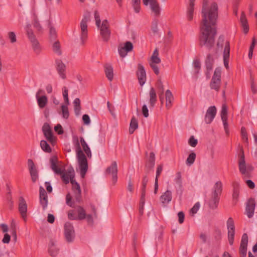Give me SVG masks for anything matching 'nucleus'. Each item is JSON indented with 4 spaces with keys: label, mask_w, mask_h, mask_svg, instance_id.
Instances as JSON below:
<instances>
[{
    "label": "nucleus",
    "mask_w": 257,
    "mask_h": 257,
    "mask_svg": "<svg viewBox=\"0 0 257 257\" xmlns=\"http://www.w3.org/2000/svg\"><path fill=\"white\" fill-rule=\"evenodd\" d=\"M104 72L108 80L111 81L113 79V69L112 66L108 64H105L104 66Z\"/></svg>",
    "instance_id": "nucleus-28"
},
{
    "label": "nucleus",
    "mask_w": 257,
    "mask_h": 257,
    "mask_svg": "<svg viewBox=\"0 0 257 257\" xmlns=\"http://www.w3.org/2000/svg\"><path fill=\"white\" fill-rule=\"evenodd\" d=\"M64 234L66 240L68 242L73 241L75 237L74 227L72 224L69 222L65 223L64 225Z\"/></svg>",
    "instance_id": "nucleus-9"
},
{
    "label": "nucleus",
    "mask_w": 257,
    "mask_h": 257,
    "mask_svg": "<svg viewBox=\"0 0 257 257\" xmlns=\"http://www.w3.org/2000/svg\"><path fill=\"white\" fill-rule=\"evenodd\" d=\"M195 158L196 154L194 152H192L191 153H190L188 156L186 161L187 165L188 166H190L191 165H192L194 163Z\"/></svg>",
    "instance_id": "nucleus-41"
},
{
    "label": "nucleus",
    "mask_w": 257,
    "mask_h": 257,
    "mask_svg": "<svg viewBox=\"0 0 257 257\" xmlns=\"http://www.w3.org/2000/svg\"><path fill=\"white\" fill-rule=\"evenodd\" d=\"M98 28L100 29V35L103 40L105 42L108 41L110 36L108 21L107 20H103Z\"/></svg>",
    "instance_id": "nucleus-7"
},
{
    "label": "nucleus",
    "mask_w": 257,
    "mask_h": 257,
    "mask_svg": "<svg viewBox=\"0 0 257 257\" xmlns=\"http://www.w3.org/2000/svg\"><path fill=\"white\" fill-rule=\"evenodd\" d=\"M72 144L74 146L78 163L80 170V175L82 178H84L88 170V162L86 156L83 153L81 148L83 149L88 147V145L81 137L80 138L76 135L72 136Z\"/></svg>",
    "instance_id": "nucleus-2"
},
{
    "label": "nucleus",
    "mask_w": 257,
    "mask_h": 257,
    "mask_svg": "<svg viewBox=\"0 0 257 257\" xmlns=\"http://www.w3.org/2000/svg\"><path fill=\"white\" fill-rule=\"evenodd\" d=\"M49 252L52 256H56L59 252V249L57 248L53 241H51L49 245Z\"/></svg>",
    "instance_id": "nucleus-34"
},
{
    "label": "nucleus",
    "mask_w": 257,
    "mask_h": 257,
    "mask_svg": "<svg viewBox=\"0 0 257 257\" xmlns=\"http://www.w3.org/2000/svg\"><path fill=\"white\" fill-rule=\"evenodd\" d=\"M144 5H150L151 10L154 13L156 17H158L160 14V8L159 4L157 0H143Z\"/></svg>",
    "instance_id": "nucleus-10"
},
{
    "label": "nucleus",
    "mask_w": 257,
    "mask_h": 257,
    "mask_svg": "<svg viewBox=\"0 0 257 257\" xmlns=\"http://www.w3.org/2000/svg\"><path fill=\"white\" fill-rule=\"evenodd\" d=\"M189 144L192 147H195L197 144L198 141L195 139L194 136H191L189 140Z\"/></svg>",
    "instance_id": "nucleus-60"
},
{
    "label": "nucleus",
    "mask_w": 257,
    "mask_h": 257,
    "mask_svg": "<svg viewBox=\"0 0 257 257\" xmlns=\"http://www.w3.org/2000/svg\"><path fill=\"white\" fill-rule=\"evenodd\" d=\"M34 27L36 29L38 32H41L42 31V27L39 22V21L36 17L34 18L33 23Z\"/></svg>",
    "instance_id": "nucleus-49"
},
{
    "label": "nucleus",
    "mask_w": 257,
    "mask_h": 257,
    "mask_svg": "<svg viewBox=\"0 0 257 257\" xmlns=\"http://www.w3.org/2000/svg\"><path fill=\"white\" fill-rule=\"evenodd\" d=\"M193 66L195 69V73L198 74L201 67L200 62L198 59L193 61Z\"/></svg>",
    "instance_id": "nucleus-53"
},
{
    "label": "nucleus",
    "mask_w": 257,
    "mask_h": 257,
    "mask_svg": "<svg viewBox=\"0 0 257 257\" xmlns=\"http://www.w3.org/2000/svg\"><path fill=\"white\" fill-rule=\"evenodd\" d=\"M8 37L12 43L17 41L16 35L13 32H10L8 33Z\"/></svg>",
    "instance_id": "nucleus-58"
},
{
    "label": "nucleus",
    "mask_w": 257,
    "mask_h": 257,
    "mask_svg": "<svg viewBox=\"0 0 257 257\" xmlns=\"http://www.w3.org/2000/svg\"><path fill=\"white\" fill-rule=\"evenodd\" d=\"M171 200L172 192L169 190H167L160 197L161 202L164 205L168 204Z\"/></svg>",
    "instance_id": "nucleus-27"
},
{
    "label": "nucleus",
    "mask_w": 257,
    "mask_h": 257,
    "mask_svg": "<svg viewBox=\"0 0 257 257\" xmlns=\"http://www.w3.org/2000/svg\"><path fill=\"white\" fill-rule=\"evenodd\" d=\"M247 243V234L246 233H244L241 237V242L239 247V252L241 255V257H246V256Z\"/></svg>",
    "instance_id": "nucleus-18"
},
{
    "label": "nucleus",
    "mask_w": 257,
    "mask_h": 257,
    "mask_svg": "<svg viewBox=\"0 0 257 257\" xmlns=\"http://www.w3.org/2000/svg\"><path fill=\"white\" fill-rule=\"evenodd\" d=\"M157 87L160 93H164V85L160 78L158 79L157 82Z\"/></svg>",
    "instance_id": "nucleus-56"
},
{
    "label": "nucleus",
    "mask_w": 257,
    "mask_h": 257,
    "mask_svg": "<svg viewBox=\"0 0 257 257\" xmlns=\"http://www.w3.org/2000/svg\"><path fill=\"white\" fill-rule=\"evenodd\" d=\"M94 18L95 20L96 25L97 28L100 27V25H101V20L100 19L99 14L97 11H95L94 12Z\"/></svg>",
    "instance_id": "nucleus-55"
},
{
    "label": "nucleus",
    "mask_w": 257,
    "mask_h": 257,
    "mask_svg": "<svg viewBox=\"0 0 257 257\" xmlns=\"http://www.w3.org/2000/svg\"><path fill=\"white\" fill-rule=\"evenodd\" d=\"M49 37L51 41L55 40L57 38V33L55 29L51 26V24H49Z\"/></svg>",
    "instance_id": "nucleus-40"
},
{
    "label": "nucleus",
    "mask_w": 257,
    "mask_h": 257,
    "mask_svg": "<svg viewBox=\"0 0 257 257\" xmlns=\"http://www.w3.org/2000/svg\"><path fill=\"white\" fill-rule=\"evenodd\" d=\"M155 154L153 152H151L150 154L149 160L147 164V166L150 169L153 168L155 165Z\"/></svg>",
    "instance_id": "nucleus-39"
},
{
    "label": "nucleus",
    "mask_w": 257,
    "mask_h": 257,
    "mask_svg": "<svg viewBox=\"0 0 257 257\" xmlns=\"http://www.w3.org/2000/svg\"><path fill=\"white\" fill-rule=\"evenodd\" d=\"M118 52L120 56L122 58L125 57L128 53L123 47H118Z\"/></svg>",
    "instance_id": "nucleus-59"
},
{
    "label": "nucleus",
    "mask_w": 257,
    "mask_h": 257,
    "mask_svg": "<svg viewBox=\"0 0 257 257\" xmlns=\"http://www.w3.org/2000/svg\"><path fill=\"white\" fill-rule=\"evenodd\" d=\"M137 76L140 85L143 86L146 81V73L144 67L140 64L138 65Z\"/></svg>",
    "instance_id": "nucleus-22"
},
{
    "label": "nucleus",
    "mask_w": 257,
    "mask_h": 257,
    "mask_svg": "<svg viewBox=\"0 0 257 257\" xmlns=\"http://www.w3.org/2000/svg\"><path fill=\"white\" fill-rule=\"evenodd\" d=\"M44 93V91L42 89H39L36 93V98L37 100V103L39 107L40 108H43L45 107L48 103V98L46 95H40Z\"/></svg>",
    "instance_id": "nucleus-16"
},
{
    "label": "nucleus",
    "mask_w": 257,
    "mask_h": 257,
    "mask_svg": "<svg viewBox=\"0 0 257 257\" xmlns=\"http://www.w3.org/2000/svg\"><path fill=\"white\" fill-rule=\"evenodd\" d=\"M77 212L78 214L77 219L82 220L86 218V214L85 213V211L84 209V208L81 206H78L77 208Z\"/></svg>",
    "instance_id": "nucleus-45"
},
{
    "label": "nucleus",
    "mask_w": 257,
    "mask_h": 257,
    "mask_svg": "<svg viewBox=\"0 0 257 257\" xmlns=\"http://www.w3.org/2000/svg\"><path fill=\"white\" fill-rule=\"evenodd\" d=\"M233 186L232 198L233 200H237L239 193V184L238 182H234Z\"/></svg>",
    "instance_id": "nucleus-33"
},
{
    "label": "nucleus",
    "mask_w": 257,
    "mask_h": 257,
    "mask_svg": "<svg viewBox=\"0 0 257 257\" xmlns=\"http://www.w3.org/2000/svg\"><path fill=\"white\" fill-rule=\"evenodd\" d=\"M123 48L127 52H129L133 50V45L131 42L127 41L125 43Z\"/></svg>",
    "instance_id": "nucleus-57"
},
{
    "label": "nucleus",
    "mask_w": 257,
    "mask_h": 257,
    "mask_svg": "<svg viewBox=\"0 0 257 257\" xmlns=\"http://www.w3.org/2000/svg\"><path fill=\"white\" fill-rule=\"evenodd\" d=\"M228 230V239L230 245L233 244L235 234V227L234 221L231 217H229L226 222Z\"/></svg>",
    "instance_id": "nucleus-8"
},
{
    "label": "nucleus",
    "mask_w": 257,
    "mask_h": 257,
    "mask_svg": "<svg viewBox=\"0 0 257 257\" xmlns=\"http://www.w3.org/2000/svg\"><path fill=\"white\" fill-rule=\"evenodd\" d=\"M222 191V183L220 181L216 182L212 188L211 197L207 202L210 209L214 210L217 208Z\"/></svg>",
    "instance_id": "nucleus-3"
},
{
    "label": "nucleus",
    "mask_w": 257,
    "mask_h": 257,
    "mask_svg": "<svg viewBox=\"0 0 257 257\" xmlns=\"http://www.w3.org/2000/svg\"><path fill=\"white\" fill-rule=\"evenodd\" d=\"M240 22L242 27L248 25L247 20L246 18V16H245V15L244 13V12L241 13V14L240 16Z\"/></svg>",
    "instance_id": "nucleus-54"
},
{
    "label": "nucleus",
    "mask_w": 257,
    "mask_h": 257,
    "mask_svg": "<svg viewBox=\"0 0 257 257\" xmlns=\"http://www.w3.org/2000/svg\"><path fill=\"white\" fill-rule=\"evenodd\" d=\"M19 211L23 219L26 220L27 216V204L25 199L22 196L19 197Z\"/></svg>",
    "instance_id": "nucleus-17"
},
{
    "label": "nucleus",
    "mask_w": 257,
    "mask_h": 257,
    "mask_svg": "<svg viewBox=\"0 0 257 257\" xmlns=\"http://www.w3.org/2000/svg\"><path fill=\"white\" fill-rule=\"evenodd\" d=\"M132 6L134 8L135 12L139 13L141 10V0H132Z\"/></svg>",
    "instance_id": "nucleus-46"
},
{
    "label": "nucleus",
    "mask_w": 257,
    "mask_h": 257,
    "mask_svg": "<svg viewBox=\"0 0 257 257\" xmlns=\"http://www.w3.org/2000/svg\"><path fill=\"white\" fill-rule=\"evenodd\" d=\"M75 194V198L76 201L79 202L81 198V190L80 185H77V188L73 190Z\"/></svg>",
    "instance_id": "nucleus-47"
},
{
    "label": "nucleus",
    "mask_w": 257,
    "mask_h": 257,
    "mask_svg": "<svg viewBox=\"0 0 257 257\" xmlns=\"http://www.w3.org/2000/svg\"><path fill=\"white\" fill-rule=\"evenodd\" d=\"M61 176V178L63 182L65 184L69 183V180L71 178L75 177V171L74 169L72 167H69L66 170H62V173L59 174Z\"/></svg>",
    "instance_id": "nucleus-11"
},
{
    "label": "nucleus",
    "mask_w": 257,
    "mask_h": 257,
    "mask_svg": "<svg viewBox=\"0 0 257 257\" xmlns=\"http://www.w3.org/2000/svg\"><path fill=\"white\" fill-rule=\"evenodd\" d=\"M54 130L57 132L59 135H62L63 134V129L60 124H58L54 127Z\"/></svg>",
    "instance_id": "nucleus-64"
},
{
    "label": "nucleus",
    "mask_w": 257,
    "mask_h": 257,
    "mask_svg": "<svg viewBox=\"0 0 257 257\" xmlns=\"http://www.w3.org/2000/svg\"><path fill=\"white\" fill-rule=\"evenodd\" d=\"M173 100V96L172 92L170 90H167L166 91V105L167 107H170L171 106L172 101Z\"/></svg>",
    "instance_id": "nucleus-37"
},
{
    "label": "nucleus",
    "mask_w": 257,
    "mask_h": 257,
    "mask_svg": "<svg viewBox=\"0 0 257 257\" xmlns=\"http://www.w3.org/2000/svg\"><path fill=\"white\" fill-rule=\"evenodd\" d=\"M43 133L47 139L52 144L55 143V138L50 125L48 123H45L42 126Z\"/></svg>",
    "instance_id": "nucleus-13"
},
{
    "label": "nucleus",
    "mask_w": 257,
    "mask_h": 257,
    "mask_svg": "<svg viewBox=\"0 0 257 257\" xmlns=\"http://www.w3.org/2000/svg\"><path fill=\"white\" fill-rule=\"evenodd\" d=\"M222 121V122H223V126H224V131L225 132V133L227 134V135H228L229 134V129H228V123H227V118H222L221 119Z\"/></svg>",
    "instance_id": "nucleus-61"
},
{
    "label": "nucleus",
    "mask_w": 257,
    "mask_h": 257,
    "mask_svg": "<svg viewBox=\"0 0 257 257\" xmlns=\"http://www.w3.org/2000/svg\"><path fill=\"white\" fill-rule=\"evenodd\" d=\"M158 20L157 19H154L152 23L151 29L154 34L157 33L158 32Z\"/></svg>",
    "instance_id": "nucleus-50"
},
{
    "label": "nucleus",
    "mask_w": 257,
    "mask_h": 257,
    "mask_svg": "<svg viewBox=\"0 0 257 257\" xmlns=\"http://www.w3.org/2000/svg\"><path fill=\"white\" fill-rule=\"evenodd\" d=\"M28 166L32 180L33 182H35L38 179V172L32 160L29 159L28 160Z\"/></svg>",
    "instance_id": "nucleus-19"
},
{
    "label": "nucleus",
    "mask_w": 257,
    "mask_h": 257,
    "mask_svg": "<svg viewBox=\"0 0 257 257\" xmlns=\"http://www.w3.org/2000/svg\"><path fill=\"white\" fill-rule=\"evenodd\" d=\"M246 166L247 165L245 164L244 159V155L242 152L239 160L238 167L240 172L242 175H244V177L245 176H247Z\"/></svg>",
    "instance_id": "nucleus-25"
},
{
    "label": "nucleus",
    "mask_w": 257,
    "mask_h": 257,
    "mask_svg": "<svg viewBox=\"0 0 257 257\" xmlns=\"http://www.w3.org/2000/svg\"><path fill=\"white\" fill-rule=\"evenodd\" d=\"M174 181L176 183L175 188L176 190L177 193L182 195L183 191V188L181 174L180 172H179L176 173Z\"/></svg>",
    "instance_id": "nucleus-23"
},
{
    "label": "nucleus",
    "mask_w": 257,
    "mask_h": 257,
    "mask_svg": "<svg viewBox=\"0 0 257 257\" xmlns=\"http://www.w3.org/2000/svg\"><path fill=\"white\" fill-rule=\"evenodd\" d=\"M159 53L158 50L156 49L154 50L153 55L151 58L150 63L151 64H160L161 62V59L158 57Z\"/></svg>",
    "instance_id": "nucleus-35"
},
{
    "label": "nucleus",
    "mask_w": 257,
    "mask_h": 257,
    "mask_svg": "<svg viewBox=\"0 0 257 257\" xmlns=\"http://www.w3.org/2000/svg\"><path fill=\"white\" fill-rule=\"evenodd\" d=\"M25 29L28 38L31 43L33 51L36 54H39L41 51V47L34 35L33 31L31 29V25L30 24L27 25Z\"/></svg>",
    "instance_id": "nucleus-5"
},
{
    "label": "nucleus",
    "mask_w": 257,
    "mask_h": 257,
    "mask_svg": "<svg viewBox=\"0 0 257 257\" xmlns=\"http://www.w3.org/2000/svg\"><path fill=\"white\" fill-rule=\"evenodd\" d=\"M149 103L150 107H154L157 101V94L154 88H151L149 92Z\"/></svg>",
    "instance_id": "nucleus-29"
},
{
    "label": "nucleus",
    "mask_w": 257,
    "mask_h": 257,
    "mask_svg": "<svg viewBox=\"0 0 257 257\" xmlns=\"http://www.w3.org/2000/svg\"><path fill=\"white\" fill-rule=\"evenodd\" d=\"M195 0H190L189 6L187 10V18L188 20L191 21L193 18L194 12V6Z\"/></svg>",
    "instance_id": "nucleus-32"
},
{
    "label": "nucleus",
    "mask_w": 257,
    "mask_h": 257,
    "mask_svg": "<svg viewBox=\"0 0 257 257\" xmlns=\"http://www.w3.org/2000/svg\"><path fill=\"white\" fill-rule=\"evenodd\" d=\"M221 69L217 67L215 69L211 80L210 83V87L211 89L218 91L221 85Z\"/></svg>",
    "instance_id": "nucleus-6"
},
{
    "label": "nucleus",
    "mask_w": 257,
    "mask_h": 257,
    "mask_svg": "<svg viewBox=\"0 0 257 257\" xmlns=\"http://www.w3.org/2000/svg\"><path fill=\"white\" fill-rule=\"evenodd\" d=\"M91 14L86 12L83 16L80 24L79 36L82 43L83 44L88 37V23L90 21Z\"/></svg>",
    "instance_id": "nucleus-4"
},
{
    "label": "nucleus",
    "mask_w": 257,
    "mask_h": 257,
    "mask_svg": "<svg viewBox=\"0 0 257 257\" xmlns=\"http://www.w3.org/2000/svg\"><path fill=\"white\" fill-rule=\"evenodd\" d=\"M51 168L56 174H62V170L57 166V158L55 156L52 157L50 159Z\"/></svg>",
    "instance_id": "nucleus-26"
},
{
    "label": "nucleus",
    "mask_w": 257,
    "mask_h": 257,
    "mask_svg": "<svg viewBox=\"0 0 257 257\" xmlns=\"http://www.w3.org/2000/svg\"><path fill=\"white\" fill-rule=\"evenodd\" d=\"M221 118H227V107L225 105H223L221 110Z\"/></svg>",
    "instance_id": "nucleus-52"
},
{
    "label": "nucleus",
    "mask_w": 257,
    "mask_h": 257,
    "mask_svg": "<svg viewBox=\"0 0 257 257\" xmlns=\"http://www.w3.org/2000/svg\"><path fill=\"white\" fill-rule=\"evenodd\" d=\"M55 67L59 76L63 79H66V66L61 59H57L55 60Z\"/></svg>",
    "instance_id": "nucleus-12"
},
{
    "label": "nucleus",
    "mask_w": 257,
    "mask_h": 257,
    "mask_svg": "<svg viewBox=\"0 0 257 257\" xmlns=\"http://www.w3.org/2000/svg\"><path fill=\"white\" fill-rule=\"evenodd\" d=\"M63 96L66 105L69 104V97H68V90L66 87L64 86L62 88Z\"/></svg>",
    "instance_id": "nucleus-48"
},
{
    "label": "nucleus",
    "mask_w": 257,
    "mask_h": 257,
    "mask_svg": "<svg viewBox=\"0 0 257 257\" xmlns=\"http://www.w3.org/2000/svg\"><path fill=\"white\" fill-rule=\"evenodd\" d=\"M53 51L58 55H61L60 44L58 41L55 42L52 46Z\"/></svg>",
    "instance_id": "nucleus-42"
},
{
    "label": "nucleus",
    "mask_w": 257,
    "mask_h": 257,
    "mask_svg": "<svg viewBox=\"0 0 257 257\" xmlns=\"http://www.w3.org/2000/svg\"><path fill=\"white\" fill-rule=\"evenodd\" d=\"M230 55V47L228 41L225 42V45L223 51V63L226 69L229 68L228 60Z\"/></svg>",
    "instance_id": "nucleus-24"
},
{
    "label": "nucleus",
    "mask_w": 257,
    "mask_h": 257,
    "mask_svg": "<svg viewBox=\"0 0 257 257\" xmlns=\"http://www.w3.org/2000/svg\"><path fill=\"white\" fill-rule=\"evenodd\" d=\"M106 172L107 173L112 175L113 183L115 184L117 180V166L116 162L115 161L113 162L111 165L107 168Z\"/></svg>",
    "instance_id": "nucleus-21"
},
{
    "label": "nucleus",
    "mask_w": 257,
    "mask_h": 257,
    "mask_svg": "<svg viewBox=\"0 0 257 257\" xmlns=\"http://www.w3.org/2000/svg\"><path fill=\"white\" fill-rule=\"evenodd\" d=\"M74 106V112L76 115H78L80 112L81 106L80 100L78 98H76L73 101Z\"/></svg>",
    "instance_id": "nucleus-38"
},
{
    "label": "nucleus",
    "mask_w": 257,
    "mask_h": 257,
    "mask_svg": "<svg viewBox=\"0 0 257 257\" xmlns=\"http://www.w3.org/2000/svg\"><path fill=\"white\" fill-rule=\"evenodd\" d=\"M68 105L65 104H62L61 105V110H62V117L64 119H67L68 118L69 116V113L68 111Z\"/></svg>",
    "instance_id": "nucleus-44"
},
{
    "label": "nucleus",
    "mask_w": 257,
    "mask_h": 257,
    "mask_svg": "<svg viewBox=\"0 0 257 257\" xmlns=\"http://www.w3.org/2000/svg\"><path fill=\"white\" fill-rule=\"evenodd\" d=\"M214 64V59L211 54H208L207 56V58L205 61V65L207 69L206 75L209 74L213 68V65Z\"/></svg>",
    "instance_id": "nucleus-30"
},
{
    "label": "nucleus",
    "mask_w": 257,
    "mask_h": 257,
    "mask_svg": "<svg viewBox=\"0 0 257 257\" xmlns=\"http://www.w3.org/2000/svg\"><path fill=\"white\" fill-rule=\"evenodd\" d=\"M224 36L222 35L220 36L218 39V41L217 43V46L218 48H222L223 43H224Z\"/></svg>",
    "instance_id": "nucleus-63"
},
{
    "label": "nucleus",
    "mask_w": 257,
    "mask_h": 257,
    "mask_svg": "<svg viewBox=\"0 0 257 257\" xmlns=\"http://www.w3.org/2000/svg\"><path fill=\"white\" fill-rule=\"evenodd\" d=\"M255 206V200L253 198H250L248 200L245 207V214L249 218L252 217L254 214Z\"/></svg>",
    "instance_id": "nucleus-15"
},
{
    "label": "nucleus",
    "mask_w": 257,
    "mask_h": 257,
    "mask_svg": "<svg viewBox=\"0 0 257 257\" xmlns=\"http://www.w3.org/2000/svg\"><path fill=\"white\" fill-rule=\"evenodd\" d=\"M148 178L147 176H144L143 177V180H142V202L143 203L144 201V198L145 197V191H146V188L147 184L148 182Z\"/></svg>",
    "instance_id": "nucleus-36"
},
{
    "label": "nucleus",
    "mask_w": 257,
    "mask_h": 257,
    "mask_svg": "<svg viewBox=\"0 0 257 257\" xmlns=\"http://www.w3.org/2000/svg\"><path fill=\"white\" fill-rule=\"evenodd\" d=\"M158 64H155V63L151 64V63H150V65L151 67L152 68V69L154 71V73L156 75H158L159 74V72H160V70H159V67L158 66Z\"/></svg>",
    "instance_id": "nucleus-62"
},
{
    "label": "nucleus",
    "mask_w": 257,
    "mask_h": 257,
    "mask_svg": "<svg viewBox=\"0 0 257 257\" xmlns=\"http://www.w3.org/2000/svg\"><path fill=\"white\" fill-rule=\"evenodd\" d=\"M138 127V121L137 119L135 117H132L129 128V133L130 134L134 133V131Z\"/></svg>",
    "instance_id": "nucleus-31"
},
{
    "label": "nucleus",
    "mask_w": 257,
    "mask_h": 257,
    "mask_svg": "<svg viewBox=\"0 0 257 257\" xmlns=\"http://www.w3.org/2000/svg\"><path fill=\"white\" fill-rule=\"evenodd\" d=\"M216 112L217 110L215 106H211L208 107L204 117V121L206 124L211 123L215 117Z\"/></svg>",
    "instance_id": "nucleus-14"
},
{
    "label": "nucleus",
    "mask_w": 257,
    "mask_h": 257,
    "mask_svg": "<svg viewBox=\"0 0 257 257\" xmlns=\"http://www.w3.org/2000/svg\"><path fill=\"white\" fill-rule=\"evenodd\" d=\"M202 21L200 26L199 45L205 46L208 49L214 44L216 35V24L218 18V7L216 3H212L209 8L203 4L202 10Z\"/></svg>",
    "instance_id": "nucleus-1"
},
{
    "label": "nucleus",
    "mask_w": 257,
    "mask_h": 257,
    "mask_svg": "<svg viewBox=\"0 0 257 257\" xmlns=\"http://www.w3.org/2000/svg\"><path fill=\"white\" fill-rule=\"evenodd\" d=\"M66 203L71 207L74 205V202L72 200V197L70 193H68L66 196Z\"/></svg>",
    "instance_id": "nucleus-51"
},
{
    "label": "nucleus",
    "mask_w": 257,
    "mask_h": 257,
    "mask_svg": "<svg viewBox=\"0 0 257 257\" xmlns=\"http://www.w3.org/2000/svg\"><path fill=\"white\" fill-rule=\"evenodd\" d=\"M39 199L40 204L42 205L43 209L45 210L48 205V196L45 190L42 186L39 189Z\"/></svg>",
    "instance_id": "nucleus-20"
},
{
    "label": "nucleus",
    "mask_w": 257,
    "mask_h": 257,
    "mask_svg": "<svg viewBox=\"0 0 257 257\" xmlns=\"http://www.w3.org/2000/svg\"><path fill=\"white\" fill-rule=\"evenodd\" d=\"M40 146L42 149L45 152L50 153L51 152V148L46 141H41Z\"/></svg>",
    "instance_id": "nucleus-43"
}]
</instances>
